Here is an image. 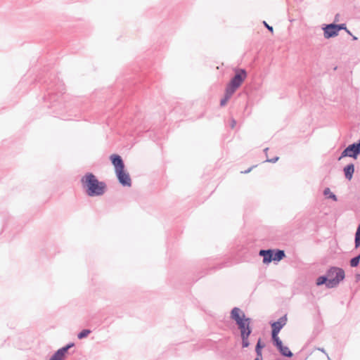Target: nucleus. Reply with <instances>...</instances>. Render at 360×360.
Returning a JSON list of instances; mask_svg holds the SVG:
<instances>
[{"label": "nucleus", "mask_w": 360, "mask_h": 360, "mask_svg": "<svg viewBox=\"0 0 360 360\" xmlns=\"http://www.w3.org/2000/svg\"><path fill=\"white\" fill-rule=\"evenodd\" d=\"M246 77L247 71L245 69L235 68L234 75L231 78L226 86L236 92V91L241 86Z\"/></svg>", "instance_id": "obj_7"}, {"label": "nucleus", "mask_w": 360, "mask_h": 360, "mask_svg": "<svg viewBox=\"0 0 360 360\" xmlns=\"http://www.w3.org/2000/svg\"><path fill=\"white\" fill-rule=\"evenodd\" d=\"M336 19H338V14L335 15V20Z\"/></svg>", "instance_id": "obj_32"}, {"label": "nucleus", "mask_w": 360, "mask_h": 360, "mask_svg": "<svg viewBox=\"0 0 360 360\" xmlns=\"http://www.w3.org/2000/svg\"><path fill=\"white\" fill-rule=\"evenodd\" d=\"M81 184L85 194L89 197L101 196L107 190L106 184L99 181L91 172H87L82 177Z\"/></svg>", "instance_id": "obj_3"}, {"label": "nucleus", "mask_w": 360, "mask_h": 360, "mask_svg": "<svg viewBox=\"0 0 360 360\" xmlns=\"http://www.w3.org/2000/svg\"><path fill=\"white\" fill-rule=\"evenodd\" d=\"M264 26L271 33L274 32L273 27L269 25L266 21H263Z\"/></svg>", "instance_id": "obj_23"}, {"label": "nucleus", "mask_w": 360, "mask_h": 360, "mask_svg": "<svg viewBox=\"0 0 360 360\" xmlns=\"http://www.w3.org/2000/svg\"><path fill=\"white\" fill-rule=\"evenodd\" d=\"M91 333L90 329L86 328L82 330L80 332L77 333V338L79 340H82L88 337V335Z\"/></svg>", "instance_id": "obj_18"}, {"label": "nucleus", "mask_w": 360, "mask_h": 360, "mask_svg": "<svg viewBox=\"0 0 360 360\" xmlns=\"http://www.w3.org/2000/svg\"><path fill=\"white\" fill-rule=\"evenodd\" d=\"M234 93L235 91L226 86L224 97L220 100V106H225Z\"/></svg>", "instance_id": "obj_13"}, {"label": "nucleus", "mask_w": 360, "mask_h": 360, "mask_svg": "<svg viewBox=\"0 0 360 360\" xmlns=\"http://www.w3.org/2000/svg\"><path fill=\"white\" fill-rule=\"evenodd\" d=\"M322 30H323V35L326 39L333 38L338 35L335 22L324 24Z\"/></svg>", "instance_id": "obj_11"}, {"label": "nucleus", "mask_w": 360, "mask_h": 360, "mask_svg": "<svg viewBox=\"0 0 360 360\" xmlns=\"http://www.w3.org/2000/svg\"><path fill=\"white\" fill-rule=\"evenodd\" d=\"M43 89L46 91V94L43 96L44 102L49 103L47 105L48 108H53V112L58 116L60 111L65 108L63 103L65 88V84L56 75H50L48 80H45L43 84Z\"/></svg>", "instance_id": "obj_1"}, {"label": "nucleus", "mask_w": 360, "mask_h": 360, "mask_svg": "<svg viewBox=\"0 0 360 360\" xmlns=\"http://www.w3.org/2000/svg\"><path fill=\"white\" fill-rule=\"evenodd\" d=\"M271 342L282 356L286 358H292L293 356V353L288 347L283 344L280 338L271 340Z\"/></svg>", "instance_id": "obj_10"}, {"label": "nucleus", "mask_w": 360, "mask_h": 360, "mask_svg": "<svg viewBox=\"0 0 360 360\" xmlns=\"http://www.w3.org/2000/svg\"><path fill=\"white\" fill-rule=\"evenodd\" d=\"M75 346V342H70L69 343H68L67 345H65V346L60 347L63 350H64V352L68 354H69V350L74 347Z\"/></svg>", "instance_id": "obj_20"}, {"label": "nucleus", "mask_w": 360, "mask_h": 360, "mask_svg": "<svg viewBox=\"0 0 360 360\" xmlns=\"http://www.w3.org/2000/svg\"><path fill=\"white\" fill-rule=\"evenodd\" d=\"M236 125V120L232 117L231 119V124H230L231 128L233 129Z\"/></svg>", "instance_id": "obj_24"}, {"label": "nucleus", "mask_w": 360, "mask_h": 360, "mask_svg": "<svg viewBox=\"0 0 360 360\" xmlns=\"http://www.w3.org/2000/svg\"><path fill=\"white\" fill-rule=\"evenodd\" d=\"M262 359H263L262 356H257V355H256V357L255 358L254 360H262Z\"/></svg>", "instance_id": "obj_26"}, {"label": "nucleus", "mask_w": 360, "mask_h": 360, "mask_svg": "<svg viewBox=\"0 0 360 360\" xmlns=\"http://www.w3.org/2000/svg\"><path fill=\"white\" fill-rule=\"evenodd\" d=\"M259 255L262 257V262L269 264L271 262H278L285 257V251L280 249H261Z\"/></svg>", "instance_id": "obj_6"}, {"label": "nucleus", "mask_w": 360, "mask_h": 360, "mask_svg": "<svg viewBox=\"0 0 360 360\" xmlns=\"http://www.w3.org/2000/svg\"><path fill=\"white\" fill-rule=\"evenodd\" d=\"M355 166L354 163H349L344 167L343 172L346 179L350 181L354 175Z\"/></svg>", "instance_id": "obj_12"}, {"label": "nucleus", "mask_w": 360, "mask_h": 360, "mask_svg": "<svg viewBox=\"0 0 360 360\" xmlns=\"http://www.w3.org/2000/svg\"><path fill=\"white\" fill-rule=\"evenodd\" d=\"M230 318L235 321L238 329L240 330L242 349L249 347L250 345L249 338L252 333V319L246 316L245 312L237 307L231 309Z\"/></svg>", "instance_id": "obj_2"}, {"label": "nucleus", "mask_w": 360, "mask_h": 360, "mask_svg": "<svg viewBox=\"0 0 360 360\" xmlns=\"http://www.w3.org/2000/svg\"><path fill=\"white\" fill-rule=\"evenodd\" d=\"M360 264V255H356L349 260L351 267H357Z\"/></svg>", "instance_id": "obj_19"}, {"label": "nucleus", "mask_w": 360, "mask_h": 360, "mask_svg": "<svg viewBox=\"0 0 360 360\" xmlns=\"http://www.w3.org/2000/svg\"><path fill=\"white\" fill-rule=\"evenodd\" d=\"M336 19H338V14L335 15V20Z\"/></svg>", "instance_id": "obj_33"}, {"label": "nucleus", "mask_w": 360, "mask_h": 360, "mask_svg": "<svg viewBox=\"0 0 360 360\" xmlns=\"http://www.w3.org/2000/svg\"><path fill=\"white\" fill-rule=\"evenodd\" d=\"M346 32L349 34H350L351 36L352 35V34L351 33V32L347 28V30H345Z\"/></svg>", "instance_id": "obj_28"}, {"label": "nucleus", "mask_w": 360, "mask_h": 360, "mask_svg": "<svg viewBox=\"0 0 360 360\" xmlns=\"http://www.w3.org/2000/svg\"><path fill=\"white\" fill-rule=\"evenodd\" d=\"M353 40H357V37L354 35H352Z\"/></svg>", "instance_id": "obj_29"}, {"label": "nucleus", "mask_w": 360, "mask_h": 360, "mask_svg": "<svg viewBox=\"0 0 360 360\" xmlns=\"http://www.w3.org/2000/svg\"><path fill=\"white\" fill-rule=\"evenodd\" d=\"M354 245L356 249L360 247V223L357 226L356 231L355 233Z\"/></svg>", "instance_id": "obj_17"}, {"label": "nucleus", "mask_w": 360, "mask_h": 360, "mask_svg": "<svg viewBox=\"0 0 360 360\" xmlns=\"http://www.w3.org/2000/svg\"><path fill=\"white\" fill-rule=\"evenodd\" d=\"M357 255H360V253H359V254H358Z\"/></svg>", "instance_id": "obj_34"}, {"label": "nucleus", "mask_w": 360, "mask_h": 360, "mask_svg": "<svg viewBox=\"0 0 360 360\" xmlns=\"http://www.w3.org/2000/svg\"><path fill=\"white\" fill-rule=\"evenodd\" d=\"M67 355L64 350L60 348L52 354L49 360H65Z\"/></svg>", "instance_id": "obj_14"}, {"label": "nucleus", "mask_w": 360, "mask_h": 360, "mask_svg": "<svg viewBox=\"0 0 360 360\" xmlns=\"http://www.w3.org/2000/svg\"><path fill=\"white\" fill-rule=\"evenodd\" d=\"M269 150V148H266L264 149V153L266 154V155H267V151Z\"/></svg>", "instance_id": "obj_27"}, {"label": "nucleus", "mask_w": 360, "mask_h": 360, "mask_svg": "<svg viewBox=\"0 0 360 360\" xmlns=\"http://www.w3.org/2000/svg\"><path fill=\"white\" fill-rule=\"evenodd\" d=\"M323 194L326 199H330L335 202L338 201L337 195L328 187L324 188Z\"/></svg>", "instance_id": "obj_16"}, {"label": "nucleus", "mask_w": 360, "mask_h": 360, "mask_svg": "<svg viewBox=\"0 0 360 360\" xmlns=\"http://www.w3.org/2000/svg\"><path fill=\"white\" fill-rule=\"evenodd\" d=\"M360 155V145L359 144L358 141L354 142L351 144H349L348 146H347L341 153L340 156L339 157L338 160L349 157L352 158L354 160H356L358 158V156Z\"/></svg>", "instance_id": "obj_9"}, {"label": "nucleus", "mask_w": 360, "mask_h": 360, "mask_svg": "<svg viewBox=\"0 0 360 360\" xmlns=\"http://www.w3.org/2000/svg\"><path fill=\"white\" fill-rule=\"evenodd\" d=\"M112 165L115 168V173L118 182L124 187H130L131 186V179L129 174L125 169V165L122 158L113 153L109 158Z\"/></svg>", "instance_id": "obj_5"}, {"label": "nucleus", "mask_w": 360, "mask_h": 360, "mask_svg": "<svg viewBox=\"0 0 360 360\" xmlns=\"http://www.w3.org/2000/svg\"><path fill=\"white\" fill-rule=\"evenodd\" d=\"M288 321L287 314H284L277 321H270L271 326V339L279 338L278 334L281 329L286 325Z\"/></svg>", "instance_id": "obj_8"}, {"label": "nucleus", "mask_w": 360, "mask_h": 360, "mask_svg": "<svg viewBox=\"0 0 360 360\" xmlns=\"http://www.w3.org/2000/svg\"><path fill=\"white\" fill-rule=\"evenodd\" d=\"M336 27H338V33L342 30H347V28L345 23L336 24Z\"/></svg>", "instance_id": "obj_21"}, {"label": "nucleus", "mask_w": 360, "mask_h": 360, "mask_svg": "<svg viewBox=\"0 0 360 360\" xmlns=\"http://www.w3.org/2000/svg\"><path fill=\"white\" fill-rule=\"evenodd\" d=\"M257 167V165H253V166H252V167H249L248 169H246V170H245V171L241 172V173H243V174H248V173H249V172H250L252 171V169L254 167Z\"/></svg>", "instance_id": "obj_25"}, {"label": "nucleus", "mask_w": 360, "mask_h": 360, "mask_svg": "<svg viewBox=\"0 0 360 360\" xmlns=\"http://www.w3.org/2000/svg\"><path fill=\"white\" fill-rule=\"evenodd\" d=\"M357 278H360V274L356 275Z\"/></svg>", "instance_id": "obj_31"}, {"label": "nucleus", "mask_w": 360, "mask_h": 360, "mask_svg": "<svg viewBox=\"0 0 360 360\" xmlns=\"http://www.w3.org/2000/svg\"><path fill=\"white\" fill-rule=\"evenodd\" d=\"M265 347V342L262 341L261 338H259L255 347L256 355L262 356V350Z\"/></svg>", "instance_id": "obj_15"}, {"label": "nucleus", "mask_w": 360, "mask_h": 360, "mask_svg": "<svg viewBox=\"0 0 360 360\" xmlns=\"http://www.w3.org/2000/svg\"><path fill=\"white\" fill-rule=\"evenodd\" d=\"M319 350L325 353V350L323 348L319 349Z\"/></svg>", "instance_id": "obj_30"}, {"label": "nucleus", "mask_w": 360, "mask_h": 360, "mask_svg": "<svg viewBox=\"0 0 360 360\" xmlns=\"http://www.w3.org/2000/svg\"><path fill=\"white\" fill-rule=\"evenodd\" d=\"M345 278L343 269L337 266H331L323 275L319 276L316 280V285L321 286L325 285L328 288L337 287Z\"/></svg>", "instance_id": "obj_4"}, {"label": "nucleus", "mask_w": 360, "mask_h": 360, "mask_svg": "<svg viewBox=\"0 0 360 360\" xmlns=\"http://www.w3.org/2000/svg\"><path fill=\"white\" fill-rule=\"evenodd\" d=\"M279 160L278 156H275L272 158H267L264 162L276 163Z\"/></svg>", "instance_id": "obj_22"}]
</instances>
